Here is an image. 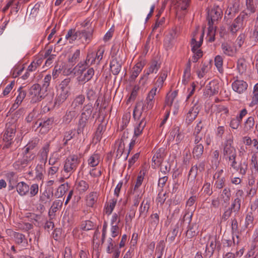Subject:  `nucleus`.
Segmentation results:
<instances>
[{
  "mask_svg": "<svg viewBox=\"0 0 258 258\" xmlns=\"http://www.w3.org/2000/svg\"><path fill=\"white\" fill-rule=\"evenodd\" d=\"M93 32V28H89L88 30L81 29L77 31L74 29H70L66 35V38L74 41L84 38L86 41H88V43L92 38Z\"/></svg>",
  "mask_w": 258,
  "mask_h": 258,
  "instance_id": "1",
  "label": "nucleus"
},
{
  "mask_svg": "<svg viewBox=\"0 0 258 258\" xmlns=\"http://www.w3.org/2000/svg\"><path fill=\"white\" fill-rule=\"evenodd\" d=\"M233 144V137L231 134H229L226 136L223 144V156L226 160L237 157L236 150Z\"/></svg>",
  "mask_w": 258,
  "mask_h": 258,
  "instance_id": "2",
  "label": "nucleus"
},
{
  "mask_svg": "<svg viewBox=\"0 0 258 258\" xmlns=\"http://www.w3.org/2000/svg\"><path fill=\"white\" fill-rule=\"evenodd\" d=\"M241 200L240 198H235L232 201L231 204L229 207H228V205L222 206L224 210V213L222 216V219L224 221H226L231 216L233 213L235 215L238 214L241 208Z\"/></svg>",
  "mask_w": 258,
  "mask_h": 258,
  "instance_id": "3",
  "label": "nucleus"
},
{
  "mask_svg": "<svg viewBox=\"0 0 258 258\" xmlns=\"http://www.w3.org/2000/svg\"><path fill=\"white\" fill-rule=\"evenodd\" d=\"M95 54L92 52L88 54L86 60L84 62H79L71 72V73L74 74L75 75L82 74L86 69L88 67L89 64H92L95 63L97 60L95 56Z\"/></svg>",
  "mask_w": 258,
  "mask_h": 258,
  "instance_id": "4",
  "label": "nucleus"
},
{
  "mask_svg": "<svg viewBox=\"0 0 258 258\" xmlns=\"http://www.w3.org/2000/svg\"><path fill=\"white\" fill-rule=\"evenodd\" d=\"M222 11L218 6H214L213 8L208 12L207 19L209 26V32H212L211 28L213 29L214 23L221 19L222 15Z\"/></svg>",
  "mask_w": 258,
  "mask_h": 258,
  "instance_id": "5",
  "label": "nucleus"
},
{
  "mask_svg": "<svg viewBox=\"0 0 258 258\" xmlns=\"http://www.w3.org/2000/svg\"><path fill=\"white\" fill-rule=\"evenodd\" d=\"M80 162V159L77 155H73L69 156L64 162V171L69 173L68 177L74 172Z\"/></svg>",
  "mask_w": 258,
  "mask_h": 258,
  "instance_id": "6",
  "label": "nucleus"
},
{
  "mask_svg": "<svg viewBox=\"0 0 258 258\" xmlns=\"http://www.w3.org/2000/svg\"><path fill=\"white\" fill-rule=\"evenodd\" d=\"M29 94L31 97V102L33 103L40 101L47 95L38 84H34L31 86L29 90Z\"/></svg>",
  "mask_w": 258,
  "mask_h": 258,
  "instance_id": "7",
  "label": "nucleus"
},
{
  "mask_svg": "<svg viewBox=\"0 0 258 258\" xmlns=\"http://www.w3.org/2000/svg\"><path fill=\"white\" fill-rule=\"evenodd\" d=\"M227 160L230 163V166L240 174L243 176L246 174L247 170V164L246 162L241 161L238 164L236 161V157H232Z\"/></svg>",
  "mask_w": 258,
  "mask_h": 258,
  "instance_id": "8",
  "label": "nucleus"
},
{
  "mask_svg": "<svg viewBox=\"0 0 258 258\" xmlns=\"http://www.w3.org/2000/svg\"><path fill=\"white\" fill-rule=\"evenodd\" d=\"M16 132V125L12 124L8 126L4 136V140L6 141V144L4 148H8L12 143V140L15 136Z\"/></svg>",
  "mask_w": 258,
  "mask_h": 258,
  "instance_id": "9",
  "label": "nucleus"
},
{
  "mask_svg": "<svg viewBox=\"0 0 258 258\" xmlns=\"http://www.w3.org/2000/svg\"><path fill=\"white\" fill-rule=\"evenodd\" d=\"M34 157V154L28 155L23 152V156L14 163V166L16 169L22 170L26 167Z\"/></svg>",
  "mask_w": 258,
  "mask_h": 258,
  "instance_id": "10",
  "label": "nucleus"
},
{
  "mask_svg": "<svg viewBox=\"0 0 258 258\" xmlns=\"http://www.w3.org/2000/svg\"><path fill=\"white\" fill-rule=\"evenodd\" d=\"M145 107L146 106L142 101L137 103L133 111V117L135 119L140 120L144 116L145 118H146L147 111L148 109H146Z\"/></svg>",
  "mask_w": 258,
  "mask_h": 258,
  "instance_id": "11",
  "label": "nucleus"
},
{
  "mask_svg": "<svg viewBox=\"0 0 258 258\" xmlns=\"http://www.w3.org/2000/svg\"><path fill=\"white\" fill-rule=\"evenodd\" d=\"M248 18V14L245 12H242L240 15L237 17L233 22L231 26L230 31L232 33H235L242 26L243 21L247 20Z\"/></svg>",
  "mask_w": 258,
  "mask_h": 258,
  "instance_id": "12",
  "label": "nucleus"
},
{
  "mask_svg": "<svg viewBox=\"0 0 258 258\" xmlns=\"http://www.w3.org/2000/svg\"><path fill=\"white\" fill-rule=\"evenodd\" d=\"M198 103V101H196L194 104L193 106L189 109L187 113L185 122L188 124L191 123L196 119L199 113L200 109Z\"/></svg>",
  "mask_w": 258,
  "mask_h": 258,
  "instance_id": "13",
  "label": "nucleus"
},
{
  "mask_svg": "<svg viewBox=\"0 0 258 258\" xmlns=\"http://www.w3.org/2000/svg\"><path fill=\"white\" fill-rule=\"evenodd\" d=\"M216 245V238L210 237L206 245L204 256L207 258L212 257L214 252Z\"/></svg>",
  "mask_w": 258,
  "mask_h": 258,
  "instance_id": "14",
  "label": "nucleus"
},
{
  "mask_svg": "<svg viewBox=\"0 0 258 258\" xmlns=\"http://www.w3.org/2000/svg\"><path fill=\"white\" fill-rule=\"evenodd\" d=\"M231 197V191L229 187H226L222 190L219 195V199L221 201L222 206L229 205Z\"/></svg>",
  "mask_w": 258,
  "mask_h": 258,
  "instance_id": "15",
  "label": "nucleus"
},
{
  "mask_svg": "<svg viewBox=\"0 0 258 258\" xmlns=\"http://www.w3.org/2000/svg\"><path fill=\"white\" fill-rule=\"evenodd\" d=\"M113 58L110 62V68L112 73L114 75H118L121 69L122 61L121 60L118 58L116 56Z\"/></svg>",
  "mask_w": 258,
  "mask_h": 258,
  "instance_id": "16",
  "label": "nucleus"
},
{
  "mask_svg": "<svg viewBox=\"0 0 258 258\" xmlns=\"http://www.w3.org/2000/svg\"><path fill=\"white\" fill-rule=\"evenodd\" d=\"M57 92V95L54 101V106H59L68 97L69 92L67 90L58 89Z\"/></svg>",
  "mask_w": 258,
  "mask_h": 258,
  "instance_id": "17",
  "label": "nucleus"
},
{
  "mask_svg": "<svg viewBox=\"0 0 258 258\" xmlns=\"http://www.w3.org/2000/svg\"><path fill=\"white\" fill-rule=\"evenodd\" d=\"M247 86L246 82L240 80H235L232 84L233 90L239 94L245 91L247 89Z\"/></svg>",
  "mask_w": 258,
  "mask_h": 258,
  "instance_id": "18",
  "label": "nucleus"
},
{
  "mask_svg": "<svg viewBox=\"0 0 258 258\" xmlns=\"http://www.w3.org/2000/svg\"><path fill=\"white\" fill-rule=\"evenodd\" d=\"M160 67V64L156 60H153L150 63V66L147 70L146 72L145 73L142 79L147 80L148 76L153 73H156Z\"/></svg>",
  "mask_w": 258,
  "mask_h": 258,
  "instance_id": "19",
  "label": "nucleus"
},
{
  "mask_svg": "<svg viewBox=\"0 0 258 258\" xmlns=\"http://www.w3.org/2000/svg\"><path fill=\"white\" fill-rule=\"evenodd\" d=\"M163 157L164 150L160 149L156 152L152 158V162L154 164H152V166L153 168H155L156 166L161 164L163 160Z\"/></svg>",
  "mask_w": 258,
  "mask_h": 258,
  "instance_id": "20",
  "label": "nucleus"
},
{
  "mask_svg": "<svg viewBox=\"0 0 258 258\" xmlns=\"http://www.w3.org/2000/svg\"><path fill=\"white\" fill-rule=\"evenodd\" d=\"M219 86L215 82L211 81L206 86L207 93L210 96L217 94L219 91Z\"/></svg>",
  "mask_w": 258,
  "mask_h": 258,
  "instance_id": "21",
  "label": "nucleus"
},
{
  "mask_svg": "<svg viewBox=\"0 0 258 258\" xmlns=\"http://www.w3.org/2000/svg\"><path fill=\"white\" fill-rule=\"evenodd\" d=\"M63 202L60 200H55L48 212V215L51 217L52 216H55V213L59 209L61 208L62 206Z\"/></svg>",
  "mask_w": 258,
  "mask_h": 258,
  "instance_id": "22",
  "label": "nucleus"
},
{
  "mask_svg": "<svg viewBox=\"0 0 258 258\" xmlns=\"http://www.w3.org/2000/svg\"><path fill=\"white\" fill-rule=\"evenodd\" d=\"M54 122V118L50 117L45 119L43 121H41L38 124L39 127H41V129L44 130L43 132H47L49 131V128L52 126Z\"/></svg>",
  "mask_w": 258,
  "mask_h": 258,
  "instance_id": "23",
  "label": "nucleus"
},
{
  "mask_svg": "<svg viewBox=\"0 0 258 258\" xmlns=\"http://www.w3.org/2000/svg\"><path fill=\"white\" fill-rule=\"evenodd\" d=\"M191 0H173L172 4L176 6L178 9L185 11L189 7Z\"/></svg>",
  "mask_w": 258,
  "mask_h": 258,
  "instance_id": "24",
  "label": "nucleus"
},
{
  "mask_svg": "<svg viewBox=\"0 0 258 258\" xmlns=\"http://www.w3.org/2000/svg\"><path fill=\"white\" fill-rule=\"evenodd\" d=\"M17 191L21 196H24L28 193L29 186L24 182H19L16 186Z\"/></svg>",
  "mask_w": 258,
  "mask_h": 258,
  "instance_id": "25",
  "label": "nucleus"
},
{
  "mask_svg": "<svg viewBox=\"0 0 258 258\" xmlns=\"http://www.w3.org/2000/svg\"><path fill=\"white\" fill-rule=\"evenodd\" d=\"M140 119L141 120L134 130V135L136 137H138L142 134L147 123L145 116Z\"/></svg>",
  "mask_w": 258,
  "mask_h": 258,
  "instance_id": "26",
  "label": "nucleus"
},
{
  "mask_svg": "<svg viewBox=\"0 0 258 258\" xmlns=\"http://www.w3.org/2000/svg\"><path fill=\"white\" fill-rule=\"evenodd\" d=\"M93 110L92 104L91 103H89L83 106L80 116L90 118L92 113Z\"/></svg>",
  "mask_w": 258,
  "mask_h": 258,
  "instance_id": "27",
  "label": "nucleus"
},
{
  "mask_svg": "<svg viewBox=\"0 0 258 258\" xmlns=\"http://www.w3.org/2000/svg\"><path fill=\"white\" fill-rule=\"evenodd\" d=\"M221 48L224 54L229 56H232L236 52L233 47L229 43H223L221 45Z\"/></svg>",
  "mask_w": 258,
  "mask_h": 258,
  "instance_id": "28",
  "label": "nucleus"
},
{
  "mask_svg": "<svg viewBox=\"0 0 258 258\" xmlns=\"http://www.w3.org/2000/svg\"><path fill=\"white\" fill-rule=\"evenodd\" d=\"M13 237L16 243L21 244L24 246L27 244V240L25 238V235L23 234L18 232H14L13 233Z\"/></svg>",
  "mask_w": 258,
  "mask_h": 258,
  "instance_id": "29",
  "label": "nucleus"
},
{
  "mask_svg": "<svg viewBox=\"0 0 258 258\" xmlns=\"http://www.w3.org/2000/svg\"><path fill=\"white\" fill-rule=\"evenodd\" d=\"M89 118L80 116L78 123L77 133L80 134L83 133L85 127L86 126Z\"/></svg>",
  "mask_w": 258,
  "mask_h": 258,
  "instance_id": "30",
  "label": "nucleus"
},
{
  "mask_svg": "<svg viewBox=\"0 0 258 258\" xmlns=\"http://www.w3.org/2000/svg\"><path fill=\"white\" fill-rule=\"evenodd\" d=\"M204 152V146L202 144L195 146L192 150L193 157L197 159L201 158Z\"/></svg>",
  "mask_w": 258,
  "mask_h": 258,
  "instance_id": "31",
  "label": "nucleus"
},
{
  "mask_svg": "<svg viewBox=\"0 0 258 258\" xmlns=\"http://www.w3.org/2000/svg\"><path fill=\"white\" fill-rule=\"evenodd\" d=\"M87 68L86 69L85 71H84L82 74L80 75H82V74H84V75L81 79V81L82 82H87L89 81L94 75V71L93 68H89L87 70Z\"/></svg>",
  "mask_w": 258,
  "mask_h": 258,
  "instance_id": "32",
  "label": "nucleus"
},
{
  "mask_svg": "<svg viewBox=\"0 0 258 258\" xmlns=\"http://www.w3.org/2000/svg\"><path fill=\"white\" fill-rule=\"evenodd\" d=\"M78 115V112L75 109L70 111H67L65 115L63 117V121L68 124L72 120V119L75 118Z\"/></svg>",
  "mask_w": 258,
  "mask_h": 258,
  "instance_id": "33",
  "label": "nucleus"
},
{
  "mask_svg": "<svg viewBox=\"0 0 258 258\" xmlns=\"http://www.w3.org/2000/svg\"><path fill=\"white\" fill-rule=\"evenodd\" d=\"M231 229H232V235H233L232 238L233 239V242L235 243V237H236V238H237V239L238 238H239L238 222H237V220L235 218L232 220Z\"/></svg>",
  "mask_w": 258,
  "mask_h": 258,
  "instance_id": "34",
  "label": "nucleus"
},
{
  "mask_svg": "<svg viewBox=\"0 0 258 258\" xmlns=\"http://www.w3.org/2000/svg\"><path fill=\"white\" fill-rule=\"evenodd\" d=\"M98 193L96 191L91 192L87 197V205L88 206L93 207L98 199Z\"/></svg>",
  "mask_w": 258,
  "mask_h": 258,
  "instance_id": "35",
  "label": "nucleus"
},
{
  "mask_svg": "<svg viewBox=\"0 0 258 258\" xmlns=\"http://www.w3.org/2000/svg\"><path fill=\"white\" fill-rule=\"evenodd\" d=\"M85 100V96L81 94L77 96L72 103L73 109H76L80 106L83 104Z\"/></svg>",
  "mask_w": 258,
  "mask_h": 258,
  "instance_id": "36",
  "label": "nucleus"
},
{
  "mask_svg": "<svg viewBox=\"0 0 258 258\" xmlns=\"http://www.w3.org/2000/svg\"><path fill=\"white\" fill-rule=\"evenodd\" d=\"M178 224H176L173 229L168 234L166 240H168L170 243L173 242L178 234Z\"/></svg>",
  "mask_w": 258,
  "mask_h": 258,
  "instance_id": "37",
  "label": "nucleus"
},
{
  "mask_svg": "<svg viewBox=\"0 0 258 258\" xmlns=\"http://www.w3.org/2000/svg\"><path fill=\"white\" fill-rule=\"evenodd\" d=\"M199 233L198 231V228L196 224H192L191 225H189L188 229L186 232V236L188 238H191L192 237L196 236Z\"/></svg>",
  "mask_w": 258,
  "mask_h": 258,
  "instance_id": "38",
  "label": "nucleus"
},
{
  "mask_svg": "<svg viewBox=\"0 0 258 258\" xmlns=\"http://www.w3.org/2000/svg\"><path fill=\"white\" fill-rule=\"evenodd\" d=\"M49 151V144L46 143L40 150L39 153L41 157L42 162L44 164L46 162L48 157V154Z\"/></svg>",
  "mask_w": 258,
  "mask_h": 258,
  "instance_id": "39",
  "label": "nucleus"
},
{
  "mask_svg": "<svg viewBox=\"0 0 258 258\" xmlns=\"http://www.w3.org/2000/svg\"><path fill=\"white\" fill-rule=\"evenodd\" d=\"M251 173L258 174L257 157L256 154L252 155L250 162Z\"/></svg>",
  "mask_w": 258,
  "mask_h": 258,
  "instance_id": "40",
  "label": "nucleus"
},
{
  "mask_svg": "<svg viewBox=\"0 0 258 258\" xmlns=\"http://www.w3.org/2000/svg\"><path fill=\"white\" fill-rule=\"evenodd\" d=\"M69 185L68 183L61 184L57 189L54 195L55 197L59 198L62 197L68 191Z\"/></svg>",
  "mask_w": 258,
  "mask_h": 258,
  "instance_id": "41",
  "label": "nucleus"
},
{
  "mask_svg": "<svg viewBox=\"0 0 258 258\" xmlns=\"http://www.w3.org/2000/svg\"><path fill=\"white\" fill-rule=\"evenodd\" d=\"M205 162H201L199 163L198 165H196L193 166L191 168V169L189 171V176H190V175H192V172H194V169H196V173H195V174H194V177L195 178L198 174V171L200 172H202L204 171L205 170Z\"/></svg>",
  "mask_w": 258,
  "mask_h": 258,
  "instance_id": "42",
  "label": "nucleus"
},
{
  "mask_svg": "<svg viewBox=\"0 0 258 258\" xmlns=\"http://www.w3.org/2000/svg\"><path fill=\"white\" fill-rule=\"evenodd\" d=\"M246 63L245 59L240 58L238 59L237 62V69L239 74H242L246 70Z\"/></svg>",
  "mask_w": 258,
  "mask_h": 258,
  "instance_id": "43",
  "label": "nucleus"
},
{
  "mask_svg": "<svg viewBox=\"0 0 258 258\" xmlns=\"http://www.w3.org/2000/svg\"><path fill=\"white\" fill-rule=\"evenodd\" d=\"M172 136L175 138V142L176 144L179 143L183 139V135L179 132V128L178 127H175L171 132Z\"/></svg>",
  "mask_w": 258,
  "mask_h": 258,
  "instance_id": "44",
  "label": "nucleus"
},
{
  "mask_svg": "<svg viewBox=\"0 0 258 258\" xmlns=\"http://www.w3.org/2000/svg\"><path fill=\"white\" fill-rule=\"evenodd\" d=\"M106 127L102 123H100L96 131L94 138L97 141H100L102 138V136L105 131Z\"/></svg>",
  "mask_w": 258,
  "mask_h": 258,
  "instance_id": "45",
  "label": "nucleus"
},
{
  "mask_svg": "<svg viewBox=\"0 0 258 258\" xmlns=\"http://www.w3.org/2000/svg\"><path fill=\"white\" fill-rule=\"evenodd\" d=\"M77 189L80 194L85 192L89 187V184L84 180H81L76 184Z\"/></svg>",
  "mask_w": 258,
  "mask_h": 258,
  "instance_id": "46",
  "label": "nucleus"
},
{
  "mask_svg": "<svg viewBox=\"0 0 258 258\" xmlns=\"http://www.w3.org/2000/svg\"><path fill=\"white\" fill-rule=\"evenodd\" d=\"M75 135V131L72 130L65 132L64 133V137L63 139V146H66L68 144V141L74 137Z\"/></svg>",
  "mask_w": 258,
  "mask_h": 258,
  "instance_id": "47",
  "label": "nucleus"
},
{
  "mask_svg": "<svg viewBox=\"0 0 258 258\" xmlns=\"http://www.w3.org/2000/svg\"><path fill=\"white\" fill-rule=\"evenodd\" d=\"M35 178L37 180H41L43 178V172H44V165L42 164L37 165L35 168Z\"/></svg>",
  "mask_w": 258,
  "mask_h": 258,
  "instance_id": "48",
  "label": "nucleus"
},
{
  "mask_svg": "<svg viewBox=\"0 0 258 258\" xmlns=\"http://www.w3.org/2000/svg\"><path fill=\"white\" fill-rule=\"evenodd\" d=\"M95 224L90 220H86L82 221L81 228L83 230L89 231L93 229Z\"/></svg>",
  "mask_w": 258,
  "mask_h": 258,
  "instance_id": "49",
  "label": "nucleus"
},
{
  "mask_svg": "<svg viewBox=\"0 0 258 258\" xmlns=\"http://www.w3.org/2000/svg\"><path fill=\"white\" fill-rule=\"evenodd\" d=\"M99 163V155L98 154H94L88 159V164L92 167H95Z\"/></svg>",
  "mask_w": 258,
  "mask_h": 258,
  "instance_id": "50",
  "label": "nucleus"
},
{
  "mask_svg": "<svg viewBox=\"0 0 258 258\" xmlns=\"http://www.w3.org/2000/svg\"><path fill=\"white\" fill-rule=\"evenodd\" d=\"M215 180L214 187L217 189H221L223 188L225 185L226 179L224 177L222 178L214 179Z\"/></svg>",
  "mask_w": 258,
  "mask_h": 258,
  "instance_id": "51",
  "label": "nucleus"
},
{
  "mask_svg": "<svg viewBox=\"0 0 258 258\" xmlns=\"http://www.w3.org/2000/svg\"><path fill=\"white\" fill-rule=\"evenodd\" d=\"M71 82L70 78H67L61 81V83L59 85V88L61 90H67L70 92V87L69 84Z\"/></svg>",
  "mask_w": 258,
  "mask_h": 258,
  "instance_id": "52",
  "label": "nucleus"
},
{
  "mask_svg": "<svg viewBox=\"0 0 258 258\" xmlns=\"http://www.w3.org/2000/svg\"><path fill=\"white\" fill-rule=\"evenodd\" d=\"M254 125V118L252 116L249 117L244 123V128L246 131L250 130Z\"/></svg>",
  "mask_w": 258,
  "mask_h": 258,
  "instance_id": "53",
  "label": "nucleus"
},
{
  "mask_svg": "<svg viewBox=\"0 0 258 258\" xmlns=\"http://www.w3.org/2000/svg\"><path fill=\"white\" fill-rule=\"evenodd\" d=\"M51 79V76L50 75H46L44 80H43V83L42 86L41 87L42 88L43 91H44L46 93L47 92L48 88L49 86L50 81Z\"/></svg>",
  "mask_w": 258,
  "mask_h": 258,
  "instance_id": "54",
  "label": "nucleus"
},
{
  "mask_svg": "<svg viewBox=\"0 0 258 258\" xmlns=\"http://www.w3.org/2000/svg\"><path fill=\"white\" fill-rule=\"evenodd\" d=\"M18 92H19V95L17 96L15 101V103L17 104H19L22 102L26 94V92L22 90V88L18 89Z\"/></svg>",
  "mask_w": 258,
  "mask_h": 258,
  "instance_id": "55",
  "label": "nucleus"
},
{
  "mask_svg": "<svg viewBox=\"0 0 258 258\" xmlns=\"http://www.w3.org/2000/svg\"><path fill=\"white\" fill-rule=\"evenodd\" d=\"M37 145L36 142H31L29 143L25 147V149L24 152L25 154L31 155L32 154L30 151L33 150Z\"/></svg>",
  "mask_w": 258,
  "mask_h": 258,
  "instance_id": "56",
  "label": "nucleus"
},
{
  "mask_svg": "<svg viewBox=\"0 0 258 258\" xmlns=\"http://www.w3.org/2000/svg\"><path fill=\"white\" fill-rule=\"evenodd\" d=\"M192 215V212H190L189 210L188 209L186 211L185 213L183 216L182 222L187 221V223L189 225L191 221Z\"/></svg>",
  "mask_w": 258,
  "mask_h": 258,
  "instance_id": "57",
  "label": "nucleus"
},
{
  "mask_svg": "<svg viewBox=\"0 0 258 258\" xmlns=\"http://www.w3.org/2000/svg\"><path fill=\"white\" fill-rule=\"evenodd\" d=\"M120 222V220H119L118 222L115 224L114 225H111V236L113 237H115L119 233V229L118 226V224Z\"/></svg>",
  "mask_w": 258,
  "mask_h": 258,
  "instance_id": "58",
  "label": "nucleus"
},
{
  "mask_svg": "<svg viewBox=\"0 0 258 258\" xmlns=\"http://www.w3.org/2000/svg\"><path fill=\"white\" fill-rule=\"evenodd\" d=\"M203 189L204 192L208 196H210L213 194L212 188L211 187V184L209 182L205 183Z\"/></svg>",
  "mask_w": 258,
  "mask_h": 258,
  "instance_id": "59",
  "label": "nucleus"
},
{
  "mask_svg": "<svg viewBox=\"0 0 258 258\" xmlns=\"http://www.w3.org/2000/svg\"><path fill=\"white\" fill-rule=\"evenodd\" d=\"M149 209V205L148 201L145 203V200H144L140 208V216H141L145 212H147Z\"/></svg>",
  "mask_w": 258,
  "mask_h": 258,
  "instance_id": "60",
  "label": "nucleus"
},
{
  "mask_svg": "<svg viewBox=\"0 0 258 258\" xmlns=\"http://www.w3.org/2000/svg\"><path fill=\"white\" fill-rule=\"evenodd\" d=\"M223 57L219 55H217L215 58V64L217 69L220 70L223 66Z\"/></svg>",
  "mask_w": 258,
  "mask_h": 258,
  "instance_id": "61",
  "label": "nucleus"
},
{
  "mask_svg": "<svg viewBox=\"0 0 258 258\" xmlns=\"http://www.w3.org/2000/svg\"><path fill=\"white\" fill-rule=\"evenodd\" d=\"M80 54V51L79 49L76 50L71 57L69 58V62L74 64L77 61Z\"/></svg>",
  "mask_w": 258,
  "mask_h": 258,
  "instance_id": "62",
  "label": "nucleus"
},
{
  "mask_svg": "<svg viewBox=\"0 0 258 258\" xmlns=\"http://www.w3.org/2000/svg\"><path fill=\"white\" fill-rule=\"evenodd\" d=\"M241 121L237 117L231 119L230 126L233 129H237L239 127Z\"/></svg>",
  "mask_w": 258,
  "mask_h": 258,
  "instance_id": "63",
  "label": "nucleus"
},
{
  "mask_svg": "<svg viewBox=\"0 0 258 258\" xmlns=\"http://www.w3.org/2000/svg\"><path fill=\"white\" fill-rule=\"evenodd\" d=\"M255 248H251L246 255V258H256L258 256V252L256 253Z\"/></svg>",
  "mask_w": 258,
  "mask_h": 258,
  "instance_id": "64",
  "label": "nucleus"
}]
</instances>
